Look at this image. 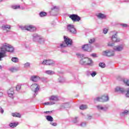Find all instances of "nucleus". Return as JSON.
<instances>
[{"mask_svg": "<svg viewBox=\"0 0 129 129\" xmlns=\"http://www.w3.org/2000/svg\"><path fill=\"white\" fill-rule=\"evenodd\" d=\"M14 47L12 45L4 43L1 48L0 50V61H2V58H5L7 57V54L6 53L7 52H10L11 53L14 52Z\"/></svg>", "mask_w": 129, "mask_h": 129, "instance_id": "f257e3e1", "label": "nucleus"}, {"mask_svg": "<svg viewBox=\"0 0 129 129\" xmlns=\"http://www.w3.org/2000/svg\"><path fill=\"white\" fill-rule=\"evenodd\" d=\"M64 42L60 44V47L61 48H66L67 47H72L73 42L72 41V39L69 38L68 37L64 36Z\"/></svg>", "mask_w": 129, "mask_h": 129, "instance_id": "f03ea898", "label": "nucleus"}, {"mask_svg": "<svg viewBox=\"0 0 129 129\" xmlns=\"http://www.w3.org/2000/svg\"><path fill=\"white\" fill-rule=\"evenodd\" d=\"M33 41L35 42H38L39 44H44L45 43V38L42 37V36L39 35L37 33H35L33 35Z\"/></svg>", "mask_w": 129, "mask_h": 129, "instance_id": "7ed1b4c3", "label": "nucleus"}, {"mask_svg": "<svg viewBox=\"0 0 129 129\" xmlns=\"http://www.w3.org/2000/svg\"><path fill=\"white\" fill-rule=\"evenodd\" d=\"M30 88L32 91L35 93L34 96H36L40 90V85L36 83H34L30 86Z\"/></svg>", "mask_w": 129, "mask_h": 129, "instance_id": "20e7f679", "label": "nucleus"}, {"mask_svg": "<svg viewBox=\"0 0 129 129\" xmlns=\"http://www.w3.org/2000/svg\"><path fill=\"white\" fill-rule=\"evenodd\" d=\"M95 102L96 101H99L101 102H107V101H108L109 100V97H108V95H103L102 97H98L94 99Z\"/></svg>", "mask_w": 129, "mask_h": 129, "instance_id": "39448f33", "label": "nucleus"}, {"mask_svg": "<svg viewBox=\"0 0 129 129\" xmlns=\"http://www.w3.org/2000/svg\"><path fill=\"white\" fill-rule=\"evenodd\" d=\"M20 28L23 30L29 31L30 32H35L37 29L33 25H26L24 27L20 26Z\"/></svg>", "mask_w": 129, "mask_h": 129, "instance_id": "423d86ee", "label": "nucleus"}, {"mask_svg": "<svg viewBox=\"0 0 129 129\" xmlns=\"http://www.w3.org/2000/svg\"><path fill=\"white\" fill-rule=\"evenodd\" d=\"M123 49H124V46L123 44H119L114 46L113 47V50H114L115 52H122V51H123Z\"/></svg>", "mask_w": 129, "mask_h": 129, "instance_id": "0eeeda50", "label": "nucleus"}, {"mask_svg": "<svg viewBox=\"0 0 129 129\" xmlns=\"http://www.w3.org/2000/svg\"><path fill=\"white\" fill-rule=\"evenodd\" d=\"M103 56H106L107 57H112L114 56V51L112 50H106L102 52Z\"/></svg>", "mask_w": 129, "mask_h": 129, "instance_id": "6e6552de", "label": "nucleus"}, {"mask_svg": "<svg viewBox=\"0 0 129 129\" xmlns=\"http://www.w3.org/2000/svg\"><path fill=\"white\" fill-rule=\"evenodd\" d=\"M68 31L72 34H75L77 33V31L75 29V27L74 26V25L72 24H69L68 25Z\"/></svg>", "mask_w": 129, "mask_h": 129, "instance_id": "1a4fd4ad", "label": "nucleus"}, {"mask_svg": "<svg viewBox=\"0 0 129 129\" xmlns=\"http://www.w3.org/2000/svg\"><path fill=\"white\" fill-rule=\"evenodd\" d=\"M42 64L43 65H48L49 66H53V65H55V61L51 59L48 60H44Z\"/></svg>", "mask_w": 129, "mask_h": 129, "instance_id": "9d476101", "label": "nucleus"}, {"mask_svg": "<svg viewBox=\"0 0 129 129\" xmlns=\"http://www.w3.org/2000/svg\"><path fill=\"white\" fill-rule=\"evenodd\" d=\"M70 18L72 20L73 22H79L81 20V18L76 14L71 15Z\"/></svg>", "mask_w": 129, "mask_h": 129, "instance_id": "9b49d317", "label": "nucleus"}, {"mask_svg": "<svg viewBox=\"0 0 129 129\" xmlns=\"http://www.w3.org/2000/svg\"><path fill=\"white\" fill-rule=\"evenodd\" d=\"M79 56L82 58L80 61V63L81 65H86V57H85V55L80 54Z\"/></svg>", "mask_w": 129, "mask_h": 129, "instance_id": "f8f14e48", "label": "nucleus"}, {"mask_svg": "<svg viewBox=\"0 0 129 129\" xmlns=\"http://www.w3.org/2000/svg\"><path fill=\"white\" fill-rule=\"evenodd\" d=\"M2 29L3 31H6L8 33V32H10V30L12 29V27L10 25H4L2 26Z\"/></svg>", "mask_w": 129, "mask_h": 129, "instance_id": "ddd939ff", "label": "nucleus"}, {"mask_svg": "<svg viewBox=\"0 0 129 129\" xmlns=\"http://www.w3.org/2000/svg\"><path fill=\"white\" fill-rule=\"evenodd\" d=\"M120 39L117 38V33H115L114 35L112 36V42L114 44V43H117V42H120Z\"/></svg>", "mask_w": 129, "mask_h": 129, "instance_id": "4468645a", "label": "nucleus"}, {"mask_svg": "<svg viewBox=\"0 0 129 129\" xmlns=\"http://www.w3.org/2000/svg\"><path fill=\"white\" fill-rule=\"evenodd\" d=\"M115 92H119L120 93H124V92H125V89L120 87H116L115 88Z\"/></svg>", "mask_w": 129, "mask_h": 129, "instance_id": "2eb2a0df", "label": "nucleus"}, {"mask_svg": "<svg viewBox=\"0 0 129 129\" xmlns=\"http://www.w3.org/2000/svg\"><path fill=\"white\" fill-rule=\"evenodd\" d=\"M8 94L9 97H11V98H14V94H15V92L14 91V88H11L8 91Z\"/></svg>", "mask_w": 129, "mask_h": 129, "instance_id": "dca6fc26", "label": "nucleus"}, {"mask_svg": "<svg viewBox=\"0 0 129 129\" xmlns=\"http://www.w3.org/2000/svg\"><path fill=\"white\" fill-rule=\"evenodd\" d=\"M31 81H33V82H38L39 80H40V77L37 76H32L30 77Z\"/></svg>", "mask_w": 129, "mask_h": 129, "instance_id": "f3484780", "label": "nucleus"}, {"mask_svg": "<svg viewBox=\"0 0 129 129\" xmlns=\"http://www.w3.org/2000/svg\"><path fill=\"white\" fill-rule=\"evenodd\" d=\"M82 49L84 51H87L88 52H91V48H89L88 44H85L82 46Z\"/></svg>", "mask_w": 129, "mask_h": 129, "instance_id": "a211bd4d", "label": "nucleus"}, {"mask_svg": "<svg viewBox=\"0 0 129 129\" xmlns=\"http://www.w3.org/2000/svg\"><path fill=\"white\" fill-rule=\"evenodd\" d=\"M98 110H103V111H106L107 110V107H104L101 105H98L96 106Z\"/></svg>", "mask_w": 129, "mask_h": 129, "instance_id": "6ab92c4d", "label": "nucleus"}, {"mask_svg": "<svg viewBox=\"0 0 129 129\" xmlns=\"http://www.w3.org/2000/svg\"><path fill=\"white\" fill-rule=\"evenodd\" d=\"M19 68L15 67H13L12 68H11L9 69V71H10V72H12V73H14V72H17V71H19Z\"/></svg>", "mask_w": 129, "mask_h": 129, "instance_id": "aec40b11", "label": "nucleus"}, {"mask_svg": "<svg viewBox=\"0 0 129 129\" xmlns=\"http://www.w3.org/2000/svg\"><path fill=\"white\" fill-rule=\"evenodd\" d=\"M93 63L92 59L86 57V65H91Z\"/></svg>", "mask_w": 129, "mask_h": 129, "instance_id": "412c9836", "label": "nucleus"}, {"mask_svg": "<svg viewBox=\"0 0 129 129\" xmlns=\"http://www.w3.org/2000/svg\"><path fill=\"white\" fill-rule=\"evenodd\" d=\"M49 100H52V101H57L58 100V97L57 96H51L49 98Z\"/></svg>", "mask_w": 129, "mask_h": 129, "instance_id": "4be33fe9", "label": "nucleus"}, {"mask_svg": "<svg viewBox=\"0 0 129 129\" xmlns=\"http://www.w3.org/2000/svg\"><path fill=\"white\" fill-rule=\"evenodd\" d=\"M18 124H19L18 122L10 123L9 124V126H10V127H12V128H14L15 127H16Z\"/></svg>", "mask_w": 129, "mask_h": 129, "instance_id": "5701e85b", "label": "nucleus"}, {"mask_svg": "<svg viewBox=\"0 0 129 129\" xmlns=\"http://www.w3.org/2000/svg\"><path fill=\"white\" fill-rule=\"evenodd\" d=\"M97 18H98V19H105L106 17L105 15L102 13H99L98 15H97Z\"/></svg>", "mask_w": 129, "mask_h": 129, "instance_id": "b1692460", "label": "nucleus"}, {"mask_svg": "<svg viewBox=\"0 0 129 129\" xmlns=\"http://www.w3.org/2000/svg\"><path fill=\"white\" fill-rule=\"evenodd\" d=\"M12 116H14V117H19V118H21L22 115L20 114L19 113H17V112H15V113H13L12 114Z\"/></svg>", "mask_w": 129, "mask_h": 129, "instance_id": "393cba45", "label": "nucleus"}, {"mask_svg": "<svg viewBox=\"0 0 129 129\" xmlns=\"http://www.w3.org/2000/svg\"><path fill=\"white\" fill-rule=\"evenodd\" d=\"M46 119L47 120H48V121H53V120H54L53 117L50 115L46 116Z\"/></svg>", "mask_w": 129, "mask_h": 129, "instance_id": "a878e982", "label": "nucleus"}, {"mask_svg": "<svg viewBox=\"0 0 129 129\" xmlns=\"http://www.w3.org/2000/svg\"><path fill=\"white\" fill-rule=\"evenodd\" d=\"M11 61H12V62H14V63H18L19 58L18 57H14L12 58Z\"/></svg>", "mask_w": 129, "mask_h": 129, "instance_id": "bb28decb", "label": "nucleus"}, {"mask_svg": "<svg viewBox=\"0 0 129 129\" xmlns=\"http://www.w3.org/2000/svg\"><path fill=\"white\" fill-rule=\"evenodd\" d=\"M126 114H129V111L125 110L120 113L121 116H124V115H126Z\"/></svg>", "mask_w": 129, "mask_h": 129, "instance_id": "cd10ccee", "label": "nucleus"}, {"mask_svg": "<svg viewBox=\"0 0 129 129\" xmlns=\"http://www.w3.org/2000/svg\"><path fill=\"white\" fill-rule=\"evenodd\" d=\"M12 9L13 10H19V9L21 8V6L20 5H14L11 6Z\"/></svg>", "mask_w": 129, "mask_h": 129, "instance_id": "c85d7f7f", "label": "nucleus"}, {"mask_svg": "<svg viewBox=\"0 0 129 129\" xmlns=\"http://www.w3.org/2000/svg\"><path fill=\"white\" fill-rule=\"evenodd\" d=\"M45 73L48 75H53V74H55V72L52 71H45Z\"/></svg>", "mask_w": 129, "mask_h": 129, "instance_id": "c756f323", "label": "nucleus"}, {"mask_svg": "<svg viewBox=\"0 0 129 129\" xmlns=\"http://www.w3.org/2000/svg\"><path fill=\"white\" fill-rule=\"evenodd\" d=\"M58 80L59 83H63V82H65V79H64L63 77H60L58 78Z\"/></svg>", "mask_w": 129, "mask_h": 129, "instance_id": "7c9ffc66", "label": "nucleus"}, {"mask_svg": "<svg viewBox=\"0 0 129 129\" xmlns=\"http://www.w3.org/2000/svg\"><path fill=\"white\" fill-rule=\"evenodd\" d=\"M87 108V106L86 105H82L80 106V109H81V110H84V109H86Z\"/></svg>", "mask_w": 129, "mask_h": 129, "instance_id": "2f4dec72", "label": "nucleus"}, {"mask_svg": "<svg viewBox=\"0 0 129 129\" xmlns=\"http://www.w3.org/2000/svg\"><path fill=\"white\" fill-rule=\"evenodd\" d=\"M69 106H70V105L69 103L63 104L61 105L62 108H68Z\"/></svg>", "mask_w": 129, "mask_h": 129, "instance_id": "473e14b6", "label": "nucleus"}, {"mask_svg": "<svg viewBox=\"0 0 129 129\" xmlns=\"http://www.w3.org/2000/svg\"><path fill=\"white\" fill-rule=\"evenodd\" d=\"M45 105H53V104H55V102H47L44 103Z\"/></svg>", "mask_w": 129, "mask_h": 129, "instance_id": "72a5a7b5", "label": "nucleus"}, {"mask_svg": "<svg viewBox=\"0 0 129 129\" xmlns=\"http://www.w3.org/2000/svg\"><path fill=\"white\" fill-rule=\"evenodd\" d=\"M39 15L40 17H45L47 16V13H46L45 12H40Z\"/></svg>", "mask_w": 129, "mask_h": 129, "instance_id": "f704fd0d", "label": "nucleus"}, {"mask_svg": "<svg viewBox=\"0 0 129 129\" xmlns=\"http://www.w3.org/2000/svg\"><path fill=\"white\" fill-rule=\"evenodd\" d=\"M99 67L101 68H104L105 67V64L103 62H100L99 64Z\"/></svg>", "mask_w": 129, "mask_h": 129, "instance_id": "c9c22d12", "label": "nucleus"}, {"mask_svg": "<svg viewBox=\"0 0 129 129\" xmlns=\"http://www.w3.org/2000/svg\"><path fill=\"white\" fill-rule=\"evenodd\" d=\"M96 74H97V73H96V72H92V73H91V76H92V77H95Z\"/></svg>", "mask_w": 129, "mask_h": 129, "instance_id": "e433bc0d", "label": "nucleus"}, {"mask_svg": "<svg viewBox=\"0 0 129 129\" xmlns=\"http://www.w3.org/2000/svg\"><path fill=\"white\" fill-rule=\"evenodd\" d=\"M123 82L126 85H127V86H129V80H123Z\"/></svg>", "mask_w": 129, "mask_h": 129, "instance_id": "4c0bfd02", "label": "nucleus"}, {"mask_svg": "<svg viewBox=\"0 0 129 129\" xmlns=\"http://www.w3.org/2000/svg\"><path fill=\"white\" fill-rule=\"evenodd\" d=\"M126 93L125 94L126 97L129 98V88L126 91Z\"/></svg>", "mask_w": 129, "mask_h": 129, "instance_id": "58836bf2", "label": "nucleus"}, {"mask_svg": "<svg viewBox=\"0 0 129 129\" xmlns=\"http://www.w3.org/2000/svg\"><path fill=\"white\" fill-rule=\"evenodd\" d=\"M30 63L29 62H26V63L24 64V67L25 68H27L28 67H30Z\"/></svg>", "mask_w": 129, "mask_h": 129, "instance_id": "ea45409f", "label": "nucleus"}, {"mask_svg": "<svg viewBox=\"0 0 129 129\" xmlns=\"http://www.w3.org/2000/svg\"><path fill=\"white\" fill-rule=\"evenodd\" d=\"M95 41V39L94 38H92L90 39L89 42L90 44H92V43H94Z\"/></svg>", "mask_w": 129, "mask_h": 129, "instance_id": "a19ab883", "label": "nucleus"}, {"mask_svg": "<svg viewBox=\"0 0 129 129\" xmlns=\"http://www.w3.org/2000/svg\"><path fill=\"white\" fill-rule=\"evenodd\" d=\"M108 46H109V47H112V46H114V43L113 42H112V43L109 42L108 43Z\"/></svg>", "mask_w": 129, "mask_h": 129, "instance_id": "79ce46f5", "label": "nucleus"}, {"mask_svg": "<svg viewBox=\"0 0 129 129\" xmlns=\"http://www.w3.org/2000/svg\"><path fill=\"white\" fill-rule=\"evenodd\" d=\"M21 85H18L17 86H16V90L17 91H19L20 89H21Z\"/></svg>", "mask_w": 129, "mask_h": 129, "instance_id": "37998d69", "label": "nucleus"}, {"mask_svg": "<svg viewBox=\"0 0 129 129\" xmlns=\"http://www.w3.org/2000/svg\"><path fill=\"white\" fill-rule=\"evenodd\" d=\"M77 118H78V117H75L74 120H73V122H74L75 123H76L77 122H78V120H77Z\"/></svg>", "mask_w": 129, "mask_h": 129, "instance_id": "c03bdc74", "label": "nucleus"}, {"mask_svg": "<svg viewBox=\"0 0 129 129\" xmlns=\"http://www.w3.org/2000/svg\"><path fill=\"white\" fill-rule=\"evenodd\" d=\"M86 125V122H82L80 124V126H82L83 127Z\"/></svg>", "mask_w": 129, "mask_h": 129, "instance_id": "a18cd8bd", "label": "nucleus"}, {"mask_svg": "<svg viewBox=\"0 0 129 129\" xmlns=\"http://www.w3.org/2000/svg\"><path fill=\"white\" fill-rule=\"evenodd\" d=\"M107 32H108V30H107V29L105 28V29L103 30V33H104V34H107Z\"/></svg>", "mask_w": 129, "mask_h": 129, "instance_id": "49530a36", "label": "nucleus"}, {"mask_svg": "<svg viewBox=\"0 0 129 129\" xmlns=\"http://www.w3.org/2000/svg\"><path fill=\"white\" fill-rule=\"evenodd\" d=\"M50 124L53 126H56L57 125V123L56 122H50Z\"/></svg>", "mask_w": 129, "mask_h": 129, "instance_id": "de8ad7c7", "label": "nucleus"}, {"mask_svg": "<svg viewBox=\"0 0 129 129\" xmlns=\"http://www.w3.org/2000/svg\"><path fill=\"white\" fill-rule=\"evenodd\" d=\"M91 56H92V57H97V55L95 53H93V54H91Z\"/></svg>", "mask_w": 129, "mask_h": 129, "instance_id": "09e8293b", "label": "nucleus"}, {"mask_svg": "<svg viewBox=\"0 0 129 129\" xmlns=\"http://www.w3.org/2000/svg\"><path fill=\"white\" fill-rule=\"evenodd\" d=\"M121 26H122L124 28H126V27H127V25L125 24H121Z\"/></svg>", "mask_w": 129, "mask_h": 129, "instance_id": "8fccbe9b", "label": "nucleus"}, {"mask_svg": "<svg viewBox=\"0 0 129 129\" xmlns=\"http://www.w3.org/2000/svg\"><path fill=\"white\" fill-rule=\"evenodd\" d=\"M0 112L1 113H4V109L0 107Z\"/></svg>", "mask_w": 129, "mask_h": 129, "instance_id": "3c124183", "label": "nucleus"}, {"mask_svg": "<svg viewBox=\"0 0 129 129\" xmlns=\"http://www.w3.org/2000/svg\"><path fill=\"white\" fill-rule=\"evenodd\" d=\"M56 9H57V7L54 6L52 8H51V10L53 11V10H56Z\"/></svg>", "mask_w": 129, "mask_h": 129, "instance_id": "603ef678", "label": "nucleus"}, {"mask_svg": "<svg viewBox=\"0 0 129 129\" xmlns=\"http://www.w3.org/2000/svg\"><path fill=\"white\" fill-rule=\"evenodd\" d=\"M3 95V93L2 92H0V97H2Z\"/></svg>", "mask_w": 129, "mask_h": 129, "instance_id": "864d4df0", "label": "nucleus"}, {"mask_svg": "<svg viewBox=\"0 0 129 129\" xmlns=\"http://www.w3.org/2000/svg\"><path fill=\"white\" fill-rule=\"evenodd\" d=\"M88 118V119H91V116L89 115Z\"/></svg>", "mask_w": 129, "mask_h": 129, "instance_id": "5fc2aeb1", "label": "nucleus"}, {"mask_svg": "<svg viewBox=\"0 0 129 129\" xmlns=\"http://www.w3.org/2000/svg\"><path fill=\"white\" fill-rule=\"evenodd\" d=\"M50 113V111H46V112H44V113Z\"/></svg>", "mask_w": 129, "mask_h": 129, "instance_id": "6e6d98bb", "label": "nucleus"}, {"mask_svg": "<svg viewBox=\"0 0 129 129\" xmlns=\"http://www.w3.org/2000/svg\"><path fill=\"white\" fill-rule=\"evenodd\" d=\"M22 10H25V8L24 7H21Z\"/></svg>", "mask_w": 129, "mask_h": 129, "instance_id": "4d7b16f0", "label": "nucleus"}, {"mask_svg": "<svg viewBox=\"0 0 129 129\" xmlns=\"http://www.w3.org/2000/svg\"><path fill=\"white\" fill-rule=\"evenodd\" d=\"M3 68V67H2V66L0 65V69H2Z\"/></svg>", "mask_w": 129, "mask_h": 129, "instance_id": "13d9d810", "label": "nucleus"}, {"mask_svg": "<svg viewBox=\"0 0 129 129\" xmlns=\"http://www.w3.org/2000/svg\"><path fill=\"white\" fill-rule=\"evenodd\" d=\"M3 0H0V2H2Z\"/></svg>", "mask_w": 129, "mask_h": 129, "instance_id": "bf43d9fd", "label": "nucleus"}]
</instances>
